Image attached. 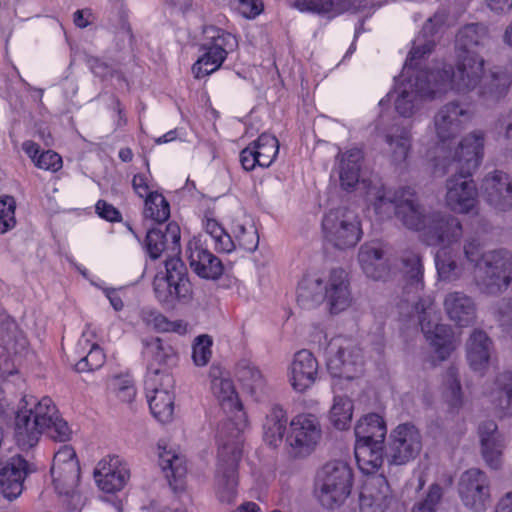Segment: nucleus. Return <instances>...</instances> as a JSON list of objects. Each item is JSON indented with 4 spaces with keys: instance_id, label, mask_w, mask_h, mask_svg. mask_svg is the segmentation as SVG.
Masks as SVG:
<instances>
[{
    "instance_id": "nucleus-1",
    "label": "nucleus",
    "mask_w": 512,
    "mask_h": 512,
    "mask_svg": "<svg viewBox=\"0 0 512 512\" xmlns=\"http://www.w3.org/2000/svg\"><path fill=\"white\" fill-rule=\"evenodd\" d=\"M403 262V288L398 304L400 315L416 319L421 330L440 360H446L455 349L454 332L451 326L439 323L440 317L435 302L430 297H421L424 289L423 265L414 252H407Z\"/></svg>"
},
{
    "instance_id": "nucleus-2",
    "label": "nucleus",
    "mask_w": 512,
    "mask_h": 512,
    "mask_svg": "<svg viewBox=\"0 0 512 512\" xmlns=\"http://www.w3.org/2000/svg\"><path fill=\"white\" fill-rule=\"evenodd\" d=\"M484 134L474 131L459 142L453 157H442L435 164V173H452L446 181V205L455 213L468 214L477 204V188L470 176L483 156Z\"/></svg>"
},
{
    "instance_id": "nucleus-3",
    "label": "nucleus",
    "mask_w": 512,
    "mask_h": 512,
    "mask_svg": "<svg viewBox=\"0 0 512 512\" xmlns=\"http://www.w3.org/2000/svg\"><path fill=\"white\" fill-rule=\"evenodd\" d=\"M44 431H48L55 441L70 440L72 430L62 419L56 406L49 397L41 400L25 395L15 416V439L22 449L34 447Z\"/></svg>"
},
{
    "instance_id": "nucleus-4",
    "label": "nucleus",
    "mask_w": 512,
    "mask_h": 512,
    "mask_svg": "<svg viewBox=\"0 0 512 512\" xmlns=\"http://www.w3.org/2000/svg\"><path fill=\"white\" fill-rule=\"evenodd\" d=\"M474 284L486 296H499L512 284V252L507 249L488 250L475 264Z\"/></svg>"
},
{
    "instance_id": "nucleus-5",
    "label": "nucleus",
    "mask_w": 512,
    "mask_h": 512,
    "mask_svg": "<svg viewBox=\"0 0 512 512\" xmlns=\"http://www.w3.org/2000/svg\"><path fill=\"white\" fill-rule=\"evenodd\" d=\"M224 426L218 441V465L215 472V494L222 504L231 505L238 495V463L242 455V439H226Z\"/></svg>"
},
{
    "instance_id": "nucleus-6",
    "label": "nucleus",
    "mask_w": 512,
    "mask_h": 512,
    "mask_svg": "<svg viewBox=\"0 0 512 512\" xmlns=\"http://www.w3.org/2000/svg\"><path fill=\"white\" fill-rule=\"evenodd\" d=\"M485 60L482 56L472 58L456 57V67L429 70L436 91L439 95L454 90L457 93H468L480 89L486 73H484Z\"/></svg>"
},
{
    "instance_id": "nucleus-7",
    "label": "nucleus",
    "mask_w": 512,
    "mask_h": 512,
    "mask_svg": "<svg viewBox=\"0 0 512 512\" xmlns=\"http://www.w3.org/2000/svg\"><path fill=\"white\" fill-rule=\"evenodd\" d=\"M353 473L342 460L324 464L316 475L315 493L321 505L328 509L340 507L351 493Z\"/></svg>"
},
{
    "instance_id": "nucleus-8",
    "label": "nucleus",
    "mask_w": 512,
    "mask_h": 512,
    "mask_svg": "<svg viewBox=\"0 0 512 512\" xmlns=\"http://www.w3.org/2000/svg\"><path fill=\"white\" fill-rule=\"evenodd\" d=\"M325 240L334 248H354L362 238V224L358 213L347 206L330 209L322 219Z\"/></svg>"
},
{
    "instance_id": "nucleus-9",
    "label": "nucleus",
    "mask_w": 512,
    "mask_h": 512,
    "mask_svg": "<svg viewBox=\"0 0 512 512\" xmlns=\"http://www.w3.org/2000/svg\"><path fill=\"white\" fill-rule=\"evenodd\" d=\"M394 108L404 118L412 117L421 107L423 99L438 96L429 70L414 71L395 88Z\"/></svg>"
},
{
    "instance_id": "nucleus-10",
    "label": "nucleus",
    "mask_w": 512,
    "mask_h": 512,
    "mask_svg": "<svg viewBox=\"0 0 512 512\" xmlns=\"http://www.w3.org/2000/svg\"><path fill=\"white\" fill-rule=\"evenodd\" d=\"M473 116L469 107L458 101H451L437 111L434 116V126L436 135L440 141L438 149L445 153L443 157L452 158L455 149L451 148V143L456 139L463 129L468 125ZM459 146V144L457 145ZM442 158L441 155L438 159Z\"/></svg>"
},
{
    "instance_id": "nucleus-11",
    "label": "nucleus",
    "mask_w": 512,
    "mask_h": 512,
    "mask_svg": "<svg viewBox=\"0 0 512 512\" xmlns=\"http://www.w3.org/2000/svg\"><path fill=\"white\" fill-rule=\"evenodd\" d=\"M153 289L159 302L172 305L176 300H189L192 285L185 264L179 257L167 258L165 272L158 273L153 280Z\"/></svg>"
},
{
    "instance_id": "nucleus-12",
    "label": "nucleus",
    "mask_w": 512,
    "mask_h": 512,
    "mask_svg": "<svg viewBox=\"0 0 512 512\" xmlns=\"http://www.w3.org/2000/svg\"><path fill=\"white\" fill-rule=\"evenodd\" d=\"M211 389L223 411L230 415L219 427L217 439H219L222 429L228 423L231 424L226 429V439H242V433L246 427V416L232 380L216 377L212 380Z\"/></svg>"
},
{
    "instance_id": "nucleus-13",
    "label": "nucleus",
    "mask_w": 512,
    "mask_h": 512,
    "mask_svg": "<svg viewBox=\"0 0 512 512\" xmlns=\"http://www.w3.org/2000/svg\"><path fill=\"white\" fill-rule=\"evenodd\" d=\"M420 238L423 243L431 247L452 248L463 238L462 222L448 212H429Z\"/></svg>"
},
{
    "instance_id": "nucleus-14",
    "label": "nucleus",
    "mask_w": 512,
    "mask_h": 512,
    "mask_svg": "<svg viewBox=\"0 0 512 512\" xmlns=\"http://www.w3.org/2000/svg\"><path fill=\"white\" fill-rule=\"evenodd\" d=\"M322 437L321 425L313 414H299L290 422V432L286 441L290 454L295 458L310 455Z\"/></svg>"
},
{
    "instance_id": "nucleus-15",
    "label": "nucleus",
    "mask_w": 512,
    "mask_h": 512,
    "mask_svg": "<svg viewBox=\"0 0 512 512\" xmlns=\"http://www.w3.org/2000/svg\"><path fill=\"white\" fill-rule=\"evenodd\" d=\"M422 449L419 430L410 423L398 425L390 434L385 456L390 464L404 465L415 459Z\"/></svg>"
},
{
    "instance_id": "nucleus-16",
    "label": "nucleus",
    "mask_w": 512,
    "mask_h": 512,
    "mask_svg": "<svg viewBox=\"0 0 512 512\" xmlns=\"http://www.w3.org/2000/svg\"><path fill=\"white\" fill-rule=\"evenodd\" d=\"M212 32L211 41L204 45V54L192 67L196 78H202L218 70L228 53L238 46L236 37L231 33L221 29H212Z\"/></svg>"
},
{
    "instance_id": "nucleus-17",
    "label": "nucleus",
    "mask_w": 512,
    "mask_h": 512,
    "mask_svg": "<svg viewBox=\"0 0 512 512\" xmlns=\"http://www.w3.org/2000/svg\"><path fill=\"white\" fill-rule=\"evenodd\" d=\"M457 489L462 504L470 510L485 511L490 503V480L479 468L464 471L459 478Z\"/></svg>"
},
{
    "instance_id": "nucleus-18",
    "label": "nucleus",
    "mask_w": 512,
    "mask_h": 512,
    "mask_svg": "<svg viewBox=\"0 0 512 512\" xmlns=\"http://www.w3.org/2000/svg\"><path fill=\"white\" fill-rule=\"evenodd\" d=\"M364 365L361 350L350 343L346 345H331L327 369L333 377L354 379L362 372Z\"/></svg>"
},
{
    "instance_id": "nucleus-19",
    "label": "nucleus",
    "mask_w": 512,
    "mask_h": 512,
    "mask_svg": "<svg viewBox=\"0 0 512 512\" xmlns=\"http://www.w3.org/2000/svg\"><path fill=\"white\" fill-rule=\"evenodd\" d=\"M34 470V466L21 455L13 456L5 463L0 462L1 494L10 501L19 497L25 478Z\"/></svg>"
},
{
    "instance_id": "nucleus-20",
    "label": "nucleus",
    "mask_w": 512,
    "mask_h": 512,
    "mask_svg": "<svg viewBox=\"0 0 512 512\" xmlns=\"http://www.w3.org/2000/svg\"><path fill=\"white\" fill-rule=\"evenodd\" d=\"M379 135L387 145L386 153L395 166L406 164L412 148L411 127L394 121L379 128Z\"/></svg>"
},
{
    "instance_id": "nucleus-21",
    "label": "nucleus",
    "mask_w": 512,
    "mask_h": 512,
    "mask_svg": "<svg viewBox=\"0 0 512 512\" xmlns=\"http://www.w3.org/2000/svg\"><path fill=\"white\" fill-rule=\"evenodd\" d=\"M144 343V354L150 359L148 364V377H155L162 374V380L170 384L173 382L171 375L167 372V368L173 366L177 362V354L173 347L159 337L147 339Z\"/></svg>"
},
{
    "instance_id": "nucleus-22",
    "label": "nucleus",
    "mask_w": 512,
    "mask_h": 512,
    "mask_svg": "<svg viewBox=\"0 0 512 512\" xmlns=\"http://www.w3.org/2000/svg\"><path fill=\"white\" fill-rule=\"evenodd\" d=\"M447 318L458 327L472 326L477 319V304L464 291H449L443 298Z\"/></svg>"
},
{
    "instance_id": "nucleus-23",
    "label": "nucleus",
    "mask_w": 512,
    "mask_h": 512,
    "mask_svg": "<svg viewBox=\"0 0 512 512\" xmlns=\"http://www.w3.org/2000/svg\"><path fill=\"white\" fill-rule=\"evenodd\" d=\"M482 188L486 201L496 210L512 209V179L507 173L499 170L488 173Z\"/></svg>"
},
{
    "instance_id": "nucleus-24",
    "label": "nucleus",
    "mask_w": 512,
    "mask_h": 512,
    "mask_svg": "<svg viewBox=\"0 0 512 512\" xmlns=\"http://www.w3.org/2000/svg\"><path fill=\"white\" fill-rule=\"evenodd\" d=\"M324 301L327 302L332 314L346 310L352 303L348 274L344 269L331 270L324 282Z\"/></svg>"
},
{
    "instance_id": "nucleus-25",
    "label": "nucleus",
    "mask_w": 512,
    "mask_h": 512,
    "mask_svg": "<svg viewBox=\"0 0 512 512\" xmlns=\"http://www.w3.org/2000/svg\"><path fill=\"white\" fill-rule=\"evenodd\" d=\"M180 227L175 222L167 224L165 232L160 229H149L145 245L149 256L158 259L163 252H169L168 258L177 257L180 252Z\"/></svg>"
},
{
    "instance_id": "nucleus-26",
    "label": "nucleus",
    "mask_w": 512,
    "mask_h": 512,
    "mask_svg": "<svg viewBox=\"0 0 512 512\" xmlns=\"http://www.w3.org/2000/svg\"><path fill=\"white\" fill-rule=\"evenodd\" d=\"M94 478L102 491L114 493L126 484L129 479V470L118 456H108L97 464Z\"/></svg>"
},
{
    "instance_id": "nucleus-27",
    "label": "nucleus",
    "mask_w": 512,
    "mask_h": 512,
    "mask_svg": "<svg viewBox=\"0 0 512 512\" xmlns=\"http://www.w3.org/2000/svg\"><path fill=\"white\" fill-rule=\"evenodd\" d=\"M319 364L313 353L302 349L295 353L289 368V381L297 392L309 389L317 380Z\"/></svg>"
},
{
    "instance_id": "nucleus-28",
    "label": "nucleus",
    "mask_w": 512,
    "mask_h": 512,
    "mask_svg": "<svg viewBox=\"0 0 512 512\" xmlns=\"http://www.w3.org/2000/svg\"><path fill=\"white\" fill-rule=\"evenodd\" d=\"M146 391L149 407L153 416L161 423L169 422L174 412V395L169 391L172 382L160 383L155 377L146 379Z\"/></svg>"
},
{
    "instance_id": "nucleus-29",
    "label": "nucleus",
    "mask_w": 512,
    "mask_h": 512,
    "mask_svg": "<svg viewBox=\"0 0 512 512\" xmlns=\"http://www.w3.org/2000/svg\"><path fill=\"white\" fill-rule=\"evenodd\" d=\"M489 40L488 28L479 23H471L459 29L455 38L456 57L472 58L481 56Z\"/></svg>"
},
{
    "instance_id": "nucleus-30",
    "label": "nucleus",
    "mask_w": 512,
    "mask_h": 512,
    "mask_svg": "<svg viewBox=\"0 0 512 512\" xmlns=\"http://www.w3.org/2000/svg\"><path fill=\"white\" fill-rule=\"evenodd\" d=\"M409 187L393 190L381 183H373L367 190V201L373 207L376 214L382 218H389L395 214L398 206L404 201Z\"/></svg>"
},
{
    "instance_id": "nucleus-31",
    "label": "nucleus",
    "mask_w": 512,
    "mask_h": 512,
    "mask_svg": "<svg viewBox=\"0 0 512 512\" xmlns=\"http://www.w3.org/2000/svg\"><path fill=\"white\" fill-rule=\"evenodd\" d=\"M187 254L190 267L193 271L205 279H217L223 273L221 260L204 248L199 240H192L187 246Z\"/></svg>"
},
{
    "instance_id": "nucleus-32",
    "label": "nucleus",
    "mask_w": 512,
    "mask_h": 512,
    "mask_svg": "<svg viewBox=\"0 0 512 512\" xmlns=\"http://www.w3.org/2000/svg\"><path fill=\"white\" fill-rule=\"evenodd\" d=\"M482 456L487 465L493 469L501 466V454L504 440L494 421H485L479 426Z\"/></svg>"
},
{
    "instance_id": "nucleus-33",
    "label": "nucleus",
    "mask_w": 512,
    "mask_h": 512,
    "mask_svg": "<svg viewBox=\"0 0 512 512\" xmlns=\"http://www.w3.org/2000/svg\"><path fill=\"white\" fill-rule=\"evenodd\" d=\"M159 465L165 473L169 486L175 493L185 489L186 462L183 455L159 446Z\"/></svg>"
},
{
    "instance_id": "nucleus-34",
    "label": "nucleus",
    "mask_w": 512,
    "mask_h": 512,
    "mask_svg": "<svg viewBox=\"0 0 512 512\" xmlns=\"http://www.w3.org/2000/svg\"><path fill=\"white\" fill-rule=\"evenodd\" d=\"M358 260L363 272L373 280H382L389 273L387 259L378 243H365L358 252Z\"/></svg>"
},
{
    "instance_id": "nucleus-35",
    "label": "nucleus",
    "mask_w": 512,
    "mask_h": 512,
    "mask_svg": "<svg viewBox=\"0 0 512 512\" xmlns=\"http://www.w3.org/2000/svg\"><path fill=\"white\" fill-rule=\"evenodd\" d=\"M492 341L482 330L475 329L466 343V355L470 367L474 371L482 372L489 364Z\"/></svg>"
},
{
    "instance_id": "nucleus-36",
    "label": "nucleus",
    "mask_w": 512,
    "mask_h": 512,
    "mask_svg": "<svg viewBox=\"0 0 512 512\" xmlns=\"http://www.w3.org/2000/svg\"><path fill=\"white\" fill-rule=\"evenodd\" d=\"M511 84V74L504 68L494 67L485 74L478 95L486 101L497 102L507 95Z\"/></svg>"
},
{
    "instance_id": "nucleus-37",
    "label": "nucleus",
    "mask_w": 512,
    "mask_h": 512,
    "mask_svg": "<svg viewBox=\"0 0 512 512\" xmlns=\"http://www.w3.org/2000/svg\"><path fill=\"white\" fill-rule=\"evenodd\" d=\"M288 416L286 410L273 404L266 413L263 422V437L267 444L277 447L283 440L287 430Z\"/></svg>"
},
{
    "instance_id": "nucleus-38",
    "label": "nucleus",
    "mask_w": 512,
    "mask_h": 512,
    "mask_svg": "<svg viewBox=\"0 0 512 512\" xmlns=\"http://www.w3.org/2000/svg\"><path fill=\"white\" fill-rule=\"evenodd\" d=\"M355 458L359 469L365 474H373L383 463L384 442L356 441Z\"/></svg>"
},
{
    "instance_id": "nucleus-39",
    "label": "nucleus",
    "mask_w": 512,
    "mask_h": 512,
    "mask_svg": "<svg viewBox=\"0 0 512 512\" xmlns=\"http://www.w3.org/2000/svg\"><path fill=\"white\" fill-rule=\"evenodd\" d=\"M408 229L422 233L426 224L427 214L423 213L422 207L418 204L415 192L409 189L404 201L398 206L394 214Z\"/></svg>"
},
{
    "instance_id": "nucleus-40",
    "label": "nucleus",
    "mask_w": 512,
    "mask_h": 512,
    "mask_svg": "<svg viewBox=\"0 0 512 512\" xmlns=\"http://www.w3.org/2000/svg\"><path fill=\"white\" fill-rule=\"evenodd\" d=\"M339 179L341 187L347 191L353 189L359 182L360 163L363 154L360 149L353 148L338 155Z\"/></svg>"
},
{
    "instance_id": "nucleus-41",
    "label": "nucleus",
    "mask_w": 512,
    "mask_h": 512,
    "mask_svg": "<svg viewBox=\"0 0 512 512\" xmlns=\"http://www.w3.org/2000/svg\"><path fill=\"white\" fill-rule=\"evenodd\" d=\"M347 0H294L293 7L326 19H333L348 10Z\"/></svg>"
},
{
    "instance_id": "nucleus-42",
    "label": "nucleus",
    "mask_w": 512,
    "mask_h": 512,
    "mask_svg": "<svg viewBox=\"0 0 512 512\" xmlns=\"http://www.w3.org/2000/svg\"><path fill=\"white\" fill-rule=\"evenodd\" d=\"M51 476L55 490L61 494L75 498L76 488L80 478L78 462H70L63 467H51Z\"/></svg>"
},
{
    "instance_id": "nucleus-43",
    "label": "nucleus",
    "mask_w": 512,
    "mask_h": 512,
    "mask_svg": "<svg viewBox=\"0 0 512 512\" xmlns=\"http://www.w3.org/2000/svg\"><path fill=\"white\" fill-rule=\"evenodd\" d=\"M354 432L356 441L384 442L387 428L380 415L370 413L358 420Z\"/></svg>"
},
{
    "instance_id": "nucleus-44",
    "label": "nucleus",
    "mask_w": 512,
    "mask_h": 512,
    "mask_svg": "<svg viewBox=\"0 0 512 512\" xmlns=\"http://www.w3.org/2000/svg\"><path fill=\"white\" fill-rule=\"evenodd\" d=\"M0 346L13 354L21 353L27 346L26 338L5 313H0Z\"/></svg>"
},
{
    "instance_id": "nucleus-45",
    "label": "nucleus",
    "mask_w": 512,
    "mask_h": 512,
    "mask_svg": "<svg viewBox=\"0 0 512 512\" xmlns=\"http://www.w3.org/2000/svg\"><path fill=\"white\" fill-rule=\"evenodd\" d=\"M435 265L439 279L454 282L461 278L464 266L458 261L457 255L451 248L439 249L435 254Z\"/></svg>"
},
{
    "instance_id": "nucleus-46",
    "label": "nucleus",
    "mask_w": 512,
    "mask_h": 512,
    "mask_svg": "<svg viewBox=\"0 0 512 512\" xmlns=\"http://www.w3.org/2000/svg\"><path fill=\"white\" fill-rule=\"evenodd\" d=\"M324 282L320 278L306 277L304 278L297 290V302L305 308L311 309L321 304L324 299Z\"/></svg>"
},
{
    "instance_id": "nucleus-47",
    "label": "nucleus",
    "mask_w": 512,
    "mask_h": 512,
    "mask_svg": "<svg viewBox=\"0 0 512 512\" xmlns=\"http://www.w3.org/2000/svg\"><path fill=\"white\" fill-rule=\"evenodd\" d=\"M495 384L499 391V395L493 400L496 414L500 417L512 416V371L499 374Z\"/></svg>"
},
{
    "instance_id": "nucleus-48",
    "label": "nucleus",
    "mask_w": 512,
    "mask_h": 512,
    "mask_svg": "<svg viewBox=\"0 0 512 512\" xmlns=\"http://www.w3.org/2000/svg\"><path fill=\"white\" fill-rule=\"evenodd\" d=\"M452 484L453 477L450 474H445L441 483L435 482L429 486L426 497L414 504L412 512H435L445 490L449 489Z\"/></svg>"
},
{
    "instance_id": "nucleus-49",
    "label": "nucleus",
    "mask_w": 512,
    "mask_h": 512,
    "mask_svg": "<svg viewBox=\"0 0 512 512\" xmlns=\"http://www.w3.org/2000/svg\"><path fill=\"white\" fill-rule=\"evenodd\" d=\"M143 216L159 224L169 219L170 205L161 193L155 191L148 194L144 201Z\"/></svg>"
},
{
    "instance_id": "nucleus-50",
    "label": "nucleus",
    "mask_w": 512,
    "mask_h": 512,
    "mask_svg": "<svg viewBox=\"0 0 512 512\" xmlns=\"http://www.w3.org/2000/svg\"><path fill=\"white\" fill-rule=\"evenodd\" d=\"M353 415V402L346 396L334 397L333 405L329 412L332 425L338 430L349 428Z\"/></svg>"
},
{
    "instance_id": "nucleus-51",
    "label": "nucleus",
    "mask_w": 512,
    "mask_h": 512,
    "mask_svg": "<svg viewBox=\"0 0 512 512\" xmlns=\"http://www.w3.org/2000/svg\"><path fill=\"white\" fill-rule=\"evenodd\" d=\"M203 226L206 233L214 241V247L217 251L231 252L235 249L234 240L216 219L205 216Z\"/></svg>"
},
{
    "instance_id": "nucleus-52",
    "label": "nucleus",
    "mask_w": 512,
    "mask_h": 512,
    "mask_svg": "<svg viewBox=\"0 0 512 512\" xmlns=\"http://www.w3.org/2000/svg\"><path fill=\"white\" fill-rule=\"evenodd\" d=\"M360 494L368 496V499H374L389 504L391 500V489L389 483L383 475H372L368 477L362 487Z\"/></svg>"
},
{
    "instance_id": "nucleus-53",
    "label": "nucleus",
    "mask_w": 512,
    "mask_h": 512,
    "mask_svg": "<svg viewBox=\"0 0 512 512\" xmlns=\"http://www.w3.org/2000/svg\"><path fill=\"white\" fill-rule=\"evenodd\" d=\"M254 142V148L260 161V167H269L279 152L278 139L270 134L262 133Z\"/></svg>"
},
{
    "instance_id": "nucleus-54",
    "label": "nucleus",
    "mask_w": 512,
    "mask_h": 512,
    "mask_svg": "<svg viewBox=\"0 0 512 512\" xmlns=\"http://www.w3.org/2000/svg\"><path fill=\"white\" fill-rule=\"evenodd\" d=\"M237 377L244 387L251 393H256L264 386V378L261 372L249 364H241L237 368Z\"/></svg>"
},
{
    "instance_id": "nucleus-55",
    "label": "nucleus",
    "mask_w": 512,
    "mask_h": 512,
    "mask_svg": "<svg viewBox=\"0 0 512 512\" xmlns=\"http://www.w3.org/2000/svg\"><path fill=\"white\" fill-rule=\"evenodd\" d=\"M493 316L502 329L512 336V297H504L493 306Z\"/></svg>"
},
{
    "instance_id": "nucleus-56",
    "label": "nucleus",
    "mask_w": 512,
    "mask_h": 512,
    "mask_svg": "<svg viewBox=\"0 0 512 512\" xmlns=\"http://www.w3.org/2000/svg\"><path fill=\"white\" fill-rule=\"evenodd\" d=\"M105 362V355L97 344H92L89 352L75 364V370L79 373L91 372L99 369Z\"/></svg>"
},
{
    "instance_id": "nucleus-57",
    "label": "nucleus",
    "mask_w": 512,
    "mask_h": 512,
    "mask_svg": "<svg viewBox=\"0 0 512 512\" xmlns=\"http://www.w3.org/2000/svg\"><path fill=\"white\" fill-rule=\"evenodd\" d=\"M16 203L12 196L0 197V234H4L14 228Z\"/></svg>"
},
{
    "instance_id": "nucleus-58",
    "label": "nucleus",
    "mask_w": 512,
    "mask_h": 512,
    "mask_svg": "<svg viewBox=\"0 0 512 512\" xmlns=\"http://www.w3.org/2000/svg\"><path fill=\"white\" fill-rule=\"evenodd\" d=\"M212 340L208 335H200L193 345L192 358L197 366H205L211 357Z\"/></svg>"
},
{
    "instance_id": "nucleus-59",
    "label": "nucleus",
    "mask_w": 512,
    "mask_h": 512,
    "mask_svg": "<svg viewBox=\"0 0 512 512\" xmlns=\"http://www.w3.org/2000/svg\"><path fill=\"white\" fill-rule=\"evenodd\" d=\"M447 398L451 406L461 404V385L456 368L450 367L446 372Z\"/></svg>"
},
{
    "instance_id": "nucleus-60",
    "label": "nucleus",
    "mask_w": 512,
    "mask_h": 512,
    "mask_svg": "<svg viewBox=\"0 0 512 512\" xmlns=\"http://www.w3.org/2000/svg\"><path fill=\"white\" fill-rule=\"evenodd\" d=\"M34 164L39 169L57 172L62 168L63 162L58 153L52 150H47L40 153Z\"/></svg>"
},
{
    "instance_id": "nucleus-61",
    "label": "nucleus",
    "mask_w": 512,
    "mask_h": 512,
    "mask_svg": "<svg viewBox=\"0 0 512 512\" xmlns=\"http://www.w3.org/2000/svg\"><path fill=\"white\" fill-rule=\"evenodd\" d=\"M237 11L246 18H255L263 11L261 0H234Z\"/></svg>"
},
{
    "instance_id": "nucleus-62",
    "label": "nucleus",
    "mask_w": 512,
    "mask_h": 512,
    "mask_svg": "<svg viewBox=\"0 0 512 512\" xmlns=\"http://www.w3.org/2000/svg\"><path fill=\"white\" fill-rule=\"evenodd\" d=\"M240 162L246 171L253 170L256 165L260 166V161L254 148V142L250 143L240 152Z\"/></svg>"
},
{
    "instance_id": "nucleus-63",
    "label": "nucleus",
    "mask_w": 512,
    "mask_h": 512,
    "mask_svg": "<svg viewBox=\"0 0 512 512\" xmlns=\"http://www.w3.org/2000/svg\"><path fill=\"white\" fill-rule=\"evenodd\" d=\"M70 462H78L76 453L71 446H62L54 455L52 467L68 465Z\"/></svg>"
},
{
    "instance_id": "nucleus-64",
    "label": "nucleus",
    "mask_w": 512,
    "mask_h": 512,
    "mask_svg": "<svg viewBox=\"0 0 512 512\" xmlns=\"http://www.w3.org/2000/svg\"><path fill=\"white\" fill-rule=\"evenodd\" d=\"M434 46L435 43L431 39H426L423 44L414 43L407 59V61L409 62V66H412L415 60H418L425 56L426 54L431 53Z\"/></svg>"
}]
</instances>
